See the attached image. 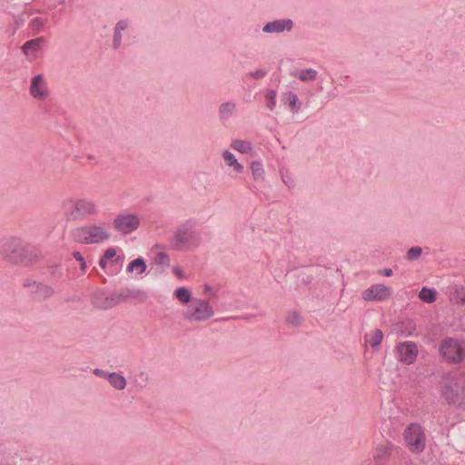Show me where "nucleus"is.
I'll use <instances>...</instances> for the list:
<instances>
[{
    "label": "nucleus",
    "mask_w": 465,
    "mask_h": 465,
    "mask_svg": "<svg viewBox=\"0 0 465 465\" xmlns=\"http://www.w3.org/2000/svg\"><path fill=\"white\" fill-rule=\"evenodd\" d=\"M0 256L10 264L29 267L40 260L41 254L21 237L8 236L0 241Z\"/></svg>",
    "instance_id": "1"
},
{
    "label": "nucleus",
    "mask_w": 465,
    "mask_h": 465,
    "mask_svg": "<svg viewBox=\"0 0 465 465\" xmlns=\"http://www.w3.org/2000/svg\"><path fill=\"white\" fill-rule=\"evenodd\" d=\"M196 223L193 220H187L181 223L174 232L173 240L171 242L173 250L179 251L183 247H197L202 242L201 234L196 231Z\"/></svg>",
    "instance_id": "2"
},
{
    "label": "nucleus",
    "mask_w": 465,
    "mask_h": 465,
    "mask_svg": "<svg viewBox=\"0 0 465 465\" xmlns=\"http://www.w3.org/2000/svg\"><path fill=\"white\" fill-rule=\"evenodd\" d=\"M71 236L75 242L94 244L108 240L110 233L104 226L92 224L73 230Z\"/></svg>",
    "instance_id": "3"
},
{
    "label": "nucleus",
    "mask_w": 465,
    "mask_h": 465,
    "mask_svg": "<svg viewBox=\"0 0 465 465\" xmlns=\"http://www.w3.org/2000/svg\"><path fill=\"white\" fill-rule=\"evenodd\" d=\"M22 286L27 295L37 302H46L56 294L55 289L52 285L30 277L23 280Z\"/></svg>",
    "instance_id": "4"
},
{
    "label": "nucleus",
    "mask_w": 465,
    "mask_h": 465,
    "mask_svg": "<svg viewBox=\"0 0 465 465\" xmlns=\"http://www.w3.org/2000/svg\"><path fill=\"white\" fill-rule=\"evenodd\" d=\"M97 212L95 203L89 199L70 200L66 203V215L70 220H84Z\"/></svg>",
    "instance_id": "5"
},
{
    "label": "nucleus",
    "mask_w": 465,
    "mask_h": 465,
    "mask_svg": "<svg viewBox=\"0 0 465 465\" xmlns=\"http://www.w3.org/2000/svg\"><path fill=\"white\" fill-rule=\"evenodd\" d=\"M183 315L189 322H205L214 315V310L209 299H193Z\"/></svg>",
    "instance_id": "6"
},
{
    "label": "nucleus",
    "mask_w": 465,
    "mask_h": 465,
    "mask_svg": "<svg viewBox=\"0 0 465 465\" xmlns=\"http://www.w3.org/2000/svg\"><path fill=\"white\" fill-rule=\"evenodd\" d=\"M442 357L450 363L465 361V341L453 338L442 341L440 347Z\"/></svg>",
    "instance_id": "7"
},
{
    "label": "nucleus",
    "mask_w": 465,
    "mask_h": 465,
    "mask_svg": "<svg viewBox=\"0 0 465 465\" xmlns=\"http://www.w3.org/2000/svg\"><path fill=\"white\" fill-rule=\"evenodd\" d=\"M404 440L408 449L414 453H420L426 446L424 430L420 424L411 423L404 431Z\"/></svg>",
    "instance_id": "8"
},
{
    "label": "nucleus",
    "mask_w": 465,
    "mask_h": 465,
    "mask_svg": "<svg viewBox=\"0 0 465 465\" xmlns=\"http://www.w3.org/2000/svg\"><path fill=\"white\" fill-rule=\"evenodd\" d=\"M140 218L134 213H119L113 222L114 228L126 235L136 231L140 226Z\"/></svg>",
    "instance_id": "9"
},
{
    "label": "nucleus",
    "mask_w": 465,
    "mask_h": 465,
    "mask_svg": "<svg viewBox=\"0 0 465 465\" xmlns=\"http://www.w3.org/2000/svg\"><path fill=\"white\" fill-rule=\"evenodd\" d=\"M391 291L383 284H374L362 292L364 301H384L391 297Z\"/></svg>",
    "instance_id": "10"
},
{
    "label": "nucleus",
    "mask_w": 465,
    "mask_h": 465,
    "mask_svg": "<svg viewBox=\"0 0 465 465\" xmlns=\"http://www.w3.org/2000/svg\"><path fill=\"white\" fill-rule=\"evenodd\" d=\"M396 351L399 361L406 364L412 363L418 354L417 346L412 341H405L403 343H400L396 348Z\"/></svg>",
    "instance_id": "11"
},
{
    "label": "nucleus",
    "mask_w": 465,
    "mask_h": 465,
    "mask_svg": "<svg viewBox=\"0 0 465 465\" xmlns=\"http://www.w3.org/2000/svg\"><path fill=\"white\" fill-rule=\"evenodd\" d=\"M292 27L293 22L292 19H277L265 24L262 27V32L266 34H280L284 31H292Z\"/></svg>",
    "instance_id": "12"
},
{
    "label": "nucleus",
    "mask_w": 465,
    "mask_h": 465,
    "mask_svg": "<svg viewBox=\"0 0 465 465\" xmlns=\"http://www.w3.org/2000/svg\"><path fill=\"white\" fill-rule=\"evenodd\" d=\"M461 387L455 381L445 383L440 390L441 396L445 399L448 404H460V392Z\"/></svg>",
    "instance_id": "13"
},
{
    "label": "nucleus",
    "mask_w": 465,
    "mask_h": 465,
    "mask_svg": "<svg viewBox=\"0 0 465 465\" xmlns=\"http://www.w3.org/2000/svg\"><path fill=\"white\" fill-rule=\"evenodd\" d=\"M31 95L38 100H44L48 95V91L45 78L42 74L35 75L31 80L30 84Z\"/></svg>",
    "instance_id": "14"
},
{
    "label": "nucleus",
    "mask_w": 465,
    "mask_h": 465,
    "mask_svg": "<svg viewBox=\"0 0 465 465\" xmlns=\"http://www.w3.org/2000/svg\"><path fill=\"white\" fill-rule=\"evenodd\" d=\"M109 384L117 391H123L126 387V379L118 372H110L107 375Z\"/></svg>",
    "instance_id": "15"
},
{
    "label": "nucleus",
    "mask_w": 465,
    "mask_h": 465,
    "mask_svg": "<svg viewBox=\"0 0 465 465\" xmlns=\"http://www.w3.org/2000/svg\"><path fill=\"white\" fill-rule=\"evenodd\" d=\"M223 157L226 164L230 167H232L234 172H236L237 173H242L243 165L237 161L232 153L226 150L223 153Z\"/></svg>",
    "instance_id": "16"
},
{
    "label": "nucleus",
    "mask_w": 465,
    "mask_h": 465,
    "mask_svg": "<svg viewBox=\"0 0 465 465\" xmlns=\"http://www.w3.org/2000/svg\"><path fill=\"white\" fill-rule=\"evenodd\" d=\"M44 42L45 37L43 36L26 41L22 46V51L25 55H28L30 52L35 53L40 49L41 44Z\"/></svg>",
    "instance_id": "17"
},
{
    "label": "nucleus",
    "mask_w": 465,
    "mask_h": 465,
    "mask_svg": "<svg viewBox=\"0 0 465 465\" xmlns=\"http://www.w3.org/2000/svg\"><path fill=\"white\" fill-rule=\"evenodd\" d=\"M283 95L284 104H289L290 110L292 114H297L301 109L297 94L292 92H287Z\"/></svg>",
    "instance_id": "18"
},
{
    "label": "nucleus",
    "mask_w": 465,
    "mask_h": 465,
    "mask_svg": "<svg viewBox=\"0 0 465 465\" xmlns=\"http://www.w3.org/2000/svg\"><path fill=\"white\" fill-rule=\"evenodd\" d=\"M236 105L232 102H226L219 106V117L222 120H228L234 113Z\"/></svg>",
    "instance_id": "19"
},
{
    "label": "nucleus",
    "mask_w": 465,
    "mask_h": 465,
    "mask_svg": "<svg viewBox=\"0 0 465 465\" xmlns=\"http://www.w3.org/2000/svg\"><path fill=\"white\" fill-rule=\"evenodd\" d=\"M231 147L242 153H249L253 150V147L250 142L240 139L233 140L231 143Z\"/></svg>",
    "instance_id": "20"
},
{
    "label": "nucleus",
    "mask_w": 465,
    "mask_h": 465,
    "mask_svg": "<svg viewBox=\"0 0 465 465\" xmlns=\"http://www.w3.org/2000/svg\"><path fill=\"white\" fill-rule=\"evenodd\" d=\"M383 339V332L380 329H375L372 333L366 335V341L371 348L376 349L380 346Z\"/></svg>",
    "instance_id": "21"
},
{
    "label": "nucleus",
    "mask_w": 465,
    "mask_h": 465,
    "mask_svg": "<svg viewBox=\"0 0 465 465\" xmlns=\"http://www.w3.org/2000/svg\"><path fill=\"white\" fill-rule=\"evenodd\" d=\"M137 271V272L139 274H142L145 272L146 270V264H145V262L143 258H137L134 261H132L128 266H127V271L129 272H133L134 271Z\"/></svg>",
    "instance_id": "22"
},
{
    "label": "nucleus",
    "mask_w": 465,
    "mask_h": 465,
    "mask_svg": "<svg viewBox=\"0 0 465 465\" xmlns=\"http://www.w3.org/2000/svg\"><path fill=\"white\" fill-rule=\"evenodd\" d=\"M419 298L424 302L431 303L436 300V291L423 287L419 293Z\"/></svg>",
    "instance_id": "23"
},
{
    "label": "nucleus",
    "mask_w": 465,
    "mask_h": 465,
    "mask_svg": "<svg viewBox=\"0 0 465 465\" xmlns=\"http://www.w3.org/2000/svg\"><path fill=\"white\" fill-rule=\"evenodd\" d=\"M252 173L255 181H263L264 169L260 162L253 161L251 163Z\"/></svg>",
    "instance_id": "24"
},
{
    "label": "nucleus",
    "mask_w": 465,
    "mask_h": 465,
    "mask_svg": "<svg viewBox=\"0 0 465 465\" xmlns=\"http://www.w3.org/2000/svg\"><path fill=\"white\" fill-rule=\"evenodd\" d=\"M174 295L177 298V300L180 301L182 303H188L190 301L193 302V300L192 298L190 291L184 287H180L176 289Z\"/></svg>",
    "instance_id": "25"
},
{
    "label": "nucleus",
    "mask_w": 465,
    "mask_h": 465,
    "mask_svg": "<svg viewBox=\"0 0 465 465\" xmlns=\"http://www.w3.org/2000/svg\"><path fill=\"white\" fill-rule=\"evenodd\" d=\"M393 445L391 443L381 445L376 451L375 458L380 460H386L390 457Z\"/></svg>",
    "instance_id": "26"
},
{
    "label": "nucleus",
    "mask_w": 465,
    "mask_h": 465,
    "mask_svg": "<svg viewBox=\"0 0 465 465\" xmlns=\"http://www.w3.org/2000/svg\"><path fill=\"white\" fill-rule=\"evenodd\" d=\"M317 71L314 69L302 70L298 75V78L302 82L314 81L317 77Z\"/></svg>",
    "instance_id": "27"
},
{
    "label": "nucleus",
    "mask_w": 465,
    "mask_h": 465,
    "mask_svg": "<svg viewBox=\"0 0 465 465\" xmlns=\"http://www.w3.org/2000/svg\"><path fill=\"white\" fill-rule=\"evenodd\" d=\"M47 18L35 17L29 23V27L35 32H40L43 27L46 25Z\"/></svg>",
    "instance_id": "28"
},
{
    "label": "nucleus",
    "mask_w": 465,
    "mask_h": 465,
    "mask_svg": "<svg viewBox=\"0 0 465 465\" xmlns=\"http://www.w3.org/2000/svg\"><path fill=\"white\" fill-rule=\"evenodd\" d=\"M286 323L292 327H298L302 323V318L298 312H292L286 318Z\"/></svg>",
    "instance_id": "29"
},
{
    "label": "nucleus",
    "mask_w": 465,
    "mask_h": 465,
    "mask_svg": "<svg viewBox=\"0 0 465 465\" xmlns=\"http://www.w3.org/2000/svg\"><path fill=\"white\" fill-rule=\"evenodd\" d=\"M276 96L277 93L274 90H268L265 94V98L267 100L266 106L271 111H273L276 106Z\"/></svg>",
    "instance_id": "30"
},
{
    "label": "nucleus",
    "mask_w": 465,
    "mask_h": 465,
    "mask_svg": "<svg viewBox=\"0 0 465 465\" xmlns=\"http://www.w3.org/2000/svg\"><path fill=\"white\" fill-rule=\"evenodd\" d=\"M421 253H422V249L419 246H414L408 250L405 258L409 262H413V261L418 260L420 258V256L421 255Z\"/></svg>",
    "instance_id": "31"
},
{
    "label": "nucleus",
    "mask_w": 465,
    "mask_h": 465,
    "mask_svg": "<svg viewBox=\"0 0 465 465\" xmlns=\"http://www.w3.org/2000/svg\"><path fill=\"white\" fill-rule=\"evenodd\" d=\"M142 294L143 292L139 290L126 289L119 293L118 298L121 301H126L129 298H137Z\"/></svg>",
    "instance_id": "32"
},
{
    "label": "nucleus",
    "mask_w": 465,
    "mask_h": 465,
    "mask_svg": "<svg viewBox=\"0 0 465 465\" xmlns=\"http://www.w3.org/2000/svg\"><path fill=\"white\" fill-rule=\"evenodd\" d=\"M154 263L167 268L170 266V258L166 252H158L154 258Z\"/></svg>",
    "instance_id": "33"
},
{
    "label": "nucleus",
    "mask_w": 465,
    "mask_h": 465,
    "mask_svg": "<svg viewBox=\"0 0 465 465\" xmlns=\"http://www.w3.org/2000/svg\"><path fill=\"white\" fill-rule=\"evenodd\" d=\"M122 44V32L116 31L114 29V38H113V46L114 49L119 48Z\"/></svg>",
    "instance_id": "34"
},
{
    "label": "nucleus",
    "mask_w": 465,
    "mask_h": 465,
    "mask_svg": "<svg viewBox=\"0 0 465 465\" xmlns=\"http://www.w3.org/2000/svg\"><path fill=\"white\" fill-rule=\"evenodd\" d=\"M266 74L267 71L264 69H257L249 73V75L253 79H262Z\"/></svg>",
    "instance_id": "35"
},
{
    "label": "nucleus",
    "mask_w": 465,
    "mask_h": 465,
    "mask_svg": "<svg viewBox=\"0 0 465 465\" xmlns=\"http://www.w3.org/2000/svg\"><path fill=\"white\" fill-rule=\"evenodd\" d=\"M203 293L204 294H209V301L212 299V298H214L216 297L217 295V292L214 291L209 284H204L203 285Z\"/></svg>",
    "instance_id": "36"
},
{
    "label": "nucleus",
    "mask_w": 465,
    "mask_h": 465,
    "mask_svg": "<svg viewBox=\"0 0 465 465\" xmlns=\"http://www.w3.org/2000/svg\"><path fill=\"white\" fill-rule=\"evenodd\" d=\"M128 25H129L128 20H120L115 25L114 29L116 31H121L122 32V31L125 30L128 27Z\"/></svg>",
    "instance_id": "37"
},
{
    "label": "nucleus",
    "mask_w": 465,
    "mask_h": 465,
    "mask_svg": "<svg viewBox=\"0 0 465 465\" xmlns=\"http://www.w3.org/2000/svg\"><path fill=\"white\" fill-rule=\"evenodd\" d=\"M93 373H94L96 377L104 378V379H105V380H107V375H109V374H110V372L105 371H104V370H102V369H98V368L94 369V370H93Z\"/></svg>",
    "instance_id": "38"
},
{
    "label": "nucleus",
    "mask_w": 465,
    "mask_h": 465,
    "mask_svg": "<svg viewBox=\"0 0 465 465\" xmlns=\"http://www.w3.org/2000/svg\"><path fill=\"white\" fill-rule=\"evenodd\" d=\"M115 255H116L115 249L114 248H108V249L105 250L103 257L105 260H110V259L114 258Z\"/></svg>",
    "instance_id": "39"
},
{
    "label": "nucleus",
    "mask_w": 465,
    "mask_h": 465,
    "mask_svg": "<svg viewBox=\"0 0 465 465\" xmlns=\"http://www.w3.org/2000/svg\"><path fill=\"white\" fill-rule=\"evenodd\" d=\"M138 377L143 383H146L149 380L148 374L145 371H141Z\"/></svg>",
    "instance_id": "40"
},
{
    "label": "nucleus",
    "mask_w": 465,
    "mask_h": 465,
    "mask_svg": "<svg viewBox=\"0 0 465 465\" xmlns=\"http://www.w3.org/2000/svg\"><path fill=\"white\" fill-rule=\"evenodd\" d=\"M173 272H174V274L178 278H183V271L179 267H174L173 268Z\"/></svg>",
    "instance_id": "41"
},
{
    "label": "nucleus",
    "mask_w": 465,
    "mask_h": 465,
    "mask_svg": "<svg viewBox=\"0 0 465 465\" xmlns=\"http://www.w3.org/2000/svg\"><path fill=\"white\" fill-rule=\"evenodd\" d=\"M381 273H382L386 277H390L392 275V270L390 268H385L381 272Z\"/></svg>",
    "instance_id": "42"
},
{
    "label": "nucleus",
    "mask_w": 465,
    "mask_h": 465,
    "mask_svg": "<svg viewBox=\"0 0 465 465\" xmlns=\"http://www.w3.org/2000/svg\"><path fill=\"white\" fill-rule=\"evenodd\" d=\"M73 256L75 258V260L79 261L80 262L84 260L83 255L79 252H74Z\"/></svg>",
    "instance_id": "43"
},
{
    "label": "nucleus",
    "mask_w": 465,
    "mask_h": 465,
    "mask_svg": "<svg viewBox=\"0 0 465 465\" xmlns=\"http://www.w3.org/2000/svg\"><path fill=\"white\" fill-rule=\"evenodd\" d=\"M107 261L108 260H105L103 256L102 258L100 259L99 261V265L102 267V268H105L106 267V264H107Z\"/></svg>",
    "instance_id": "44"
},
{
    "label": "nucleus",
    "mask_w": 465,
    "mask_h": 465,
    "mask_svg": "<svg viewBox=\"0 0 465 465\" xmlns=\"http://www.w3.org/2000/svg\"><path fill=\"white\" fill-rule=\"evenodd\" d=\"M86 262L84 260L83 262H81V264H80V268L82 271H85L86 270Z\"/></svg>",
    "instance_id": "45"
},
{
    "label": "nucleus",
    "mask_w": 465,
    "mask_h": 465,
    "mask_svg": "<svg viewBox=\"0 0 465 465\" xmlns=\"http://www.w3.org/2000/svg\"><path fill=\"white\" fill-rule=\"evenodd\" d=\"M15 25H16V26L14 28L13 33H12L13 35L15 33L16 29L20 27L22 23L16 20Z\"/></svg>",
    "instance_id": "46"
},
{
    "label": "nucleus",
    "mask_w": 465,
    "mask_h": 465,
    "mask_svg": "<svg viewBox=\"0 0 465 465\" xmlns=\"http://www.w3.org/2000/svg\"><path fill=\"white\" fill-rule=\"evenodd\" d=\"M87 158H88L89 160H94V155H92V154H89V155L87 156Z\"/></svg>",
    "instance_id": "47"
}]
</instances>
